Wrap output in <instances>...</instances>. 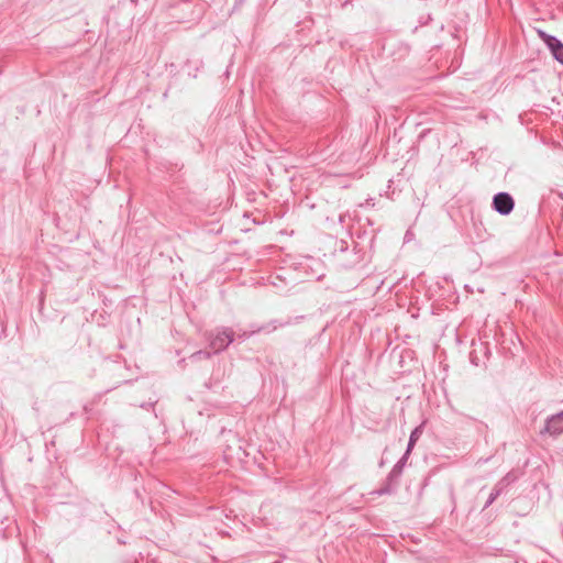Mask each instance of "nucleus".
<instances>
[{
    "mask_svg": "<svg viewBox=\"0 0 563 563\" xmlns=\"http://www.w3.org/2000/svg\"><path fill=\"white\" fill-rule=\"evenodd\" d=\"M494 207L498 212L508 214L514 208V200L508 194L500 192L494 198Z\"/></svg>",
    "mask_w": 563,
    "mask_h": 563,
    "instance_id": "f257e3e1",
    "label": "nucleus"
},
{
    "mask_svg": "<svg viewBox=\"0 0 563 563\" xmlns=\"http://www.w3.org/2000/svg\"><path fill=\"white\" fill-rule=\"evenodd\" d=\"M551 49H552V53L554 55V57L563 64V44L560 43L559 41L552 38L551 42L549 43Z\"/></svg>",
    "mask_w": 563,
    "mask_h": 563,
    "instance_id": "f03ea898",
    "label": "nucleus"
},
{
    "mask_svg": "<svg viewBox=\"0 0 563 563\" xmlns=\"http://www.w3.org/2000/svg\"><path fill=\"white\" fill-rule=\"evenodd\" d=\"M229 342H231V338H229L227 333H222L221 335L214 339V341L212 342V346L216 350H221L229 344Z\"/></svg>",
    "mask_w": 563,
    "mask_h": 563,
    "instance_id": "7ed1b4c3",
    "label": "nucleus"
},
{
    "mask_svg": "<svg viewBox=\"0 0 563 563\" xmlns=\"http://www.w3.org/2000/svg\"><path fill=\"white\" fill-rule=\"evenodd\" d=\"M561 421H563V411L556 416H553L551 419H549L548 424H547V430L550 432L558 431L556 424Z\"/></svg>",
    "mask_w": 563,
    "mask_h": 563,
    "instance_id": "20e7f679",
    "label": "nucleus"
}]
</instances>
